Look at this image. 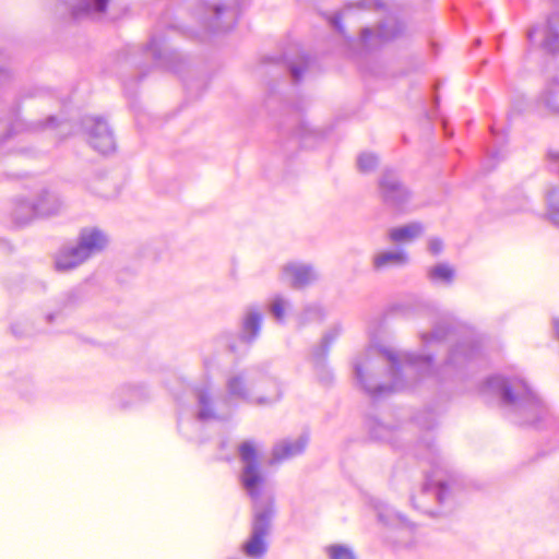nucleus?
I'll return each mask as SVG.
<instances>
[{"label": "nucleus", "mask_w": 559, "mask_h": 559, "mask_svg": "<svg viewBox=\"0 0 559 559\" xmlns=\"http://www.w3.org/2000/svg\"><path fill=\"white\" fill-rule=\"evenodd\" d=\"M421 230L423 228L418 224L399 227L390 231V238L395 243H405L418 237L421 234Z\"/></svg>", "instance_id": "423d86ee"}, {"label": "nucleus", "mask_w": 559, "mask_h": 559, "mask_svg": "<svg viewBox=\"0 0 559 559\" xmlns=\"http://www.w3.org/2000/svg\"><path fill=\"white\" fill-rule=\"evenodd\" d=\"M271 510H259L253 522L250 539L243 545V551L251 558H261L266 551V535L270 528Z\"/></svg>", "instance_id": "f03ea898"}, {"label": "nucleus", "mask_w": 559, "mask_h": 559, "mask_svg": "<svg viewBox=\"0 0 559 559\" xmlns=\"http://www.w3.org/2000/svg\"><path fill=\"white\" fill-rule=\"evenodd\" d=\"M260 323L261 318L259 316H251L248 318L246 322V329L251 331L252 333H255L260 328Z\"/></svg>", "instance_id": "ddd939ff"}, {"label": "nucleus", "mask_w": 559, "mask_h": 559, "mask_svg": "<svg viewBox=\"0 0 559 559\" xmlns=\"http://www.w3.org/2000/svg\"><path fill=\"white\" fill-rule=\"evenodd\" d=\"M285 271L290 277L292 286L295 288H302L311 283L316 277L311 269L305 265L290 264Z\"/></svg>", "instance_id": "39448f33"}, {"label": "nucleus", "mask_w": 559, "mask_h": 559, "mask_svg": "<svg viewBox=\"0 0 559 559\" xmlns=\"http://www.w3.org/2000/svg\"><path fill=\"white\" fill-rule=\"evenodd\" d=\"M95 2L98 7V10L104 11L106 9L108 0H95Z\"/></svg>", "instance_id": "f3484780"}, {"label": "nucleus", "mask_w": 559, "mask_h": 559, "mask_svg": "<svg viewBox=\"0 0 559 559\" xmlns=\"http://www.w3.org/2000/svg\"><path fill=\"white\" fill-rule=\"evenodd\" d=\"M441 247H442V245H441V242H440V241H433V242L431 243V250H432L433 252H436V253H437V252H439V251L441 250Z\"/></svg>", "instance_id": "a211bd4d"}, {"label": "nucleus", "mask_w": 559, "mask_h": 559, "mask_svg": "<svg viewBox=\"0 0 559 559\" xmlns=\"http://www.w3.org/2000/svg\"><path fill=\"white\" fill-rule=\"evenodd\" d=\"M111 143L112 140L109 135L104 136V139L96 138L94 141V145L102 151H106Z\"/></svg>", "instance_id": "4468645a"}, {"label": "nucleus", "mask_w": 559, "mask_h": 559, "mask_svg": "<svg viewBox=\"0 0 559 559\" xmlns=\"http://www.w3.org/2000/svg\"><path fill=\"white\" fill-rule=\"evenodd\" d=\"M240 459L245 464L241 481L253 500L260 496L263 476L259 467L258 450L252 442H243L239 447Z\"/></svg>", "instance_id": "f257e3e1"}, {"label": "nucleus", "mask_w": 559, "mask_h": 559, "mask_svg": "<svg viewBox=\"0 0 559 559\" xmlns=\"http://www.w3.org/2000/svg\"><path fill=\"white\" fill-rule=\"evenodd\" d=\"M326 552L331 559H356L353 550L344 545H331Z\"/></svg>", "instance_id": "1a4fd4ad"}, {"label": "nucleus", "mask_w": 559, "mask_h": 559, "mask_svg": "<svg viewBox=\"0 0 559 559\" xmlns=\"http://www.w3.org/2000/svg\"><path fill=\"white\" fill-rule=\"evenodd\" d=\"M407 261V257L403 252H385L374 258V267L383 269L388 265H400Z\"/></svg>", "instance_id": "6e6552de"}, {"label": "nucleus", "mask_w": 559, "mask_h": 559, "mask_svg": "<svg viewBox=\"0 0 559 559\" xmlns=\"http://www.w3.org/2000/svg\"><path fill=\"white\" fill-rule=\"evenodd\" d=\"M382 194L385 201L393 199V191L399 188L397 182L393 178H384L381 183Z\"/></svg>", "instance_id": "9b49d317"}, {"label": "nucleus", "mask_w": 559, "mask_h": 559, "mask_svg": "<svg viewBox=\"0 0 559 559\" xmlns=\"http://www.w3.org/2000/svg\"><path fill=\"white\" fill-rule=\"evenodd\" d=\"M107 245L106 236L96 228H84L80 234L79 248L90 258L103 250Z\"/></svg>", "instance_id": "20e7f679"}, {"label": "nucleus", "mask_w": 559, "mask_h": 559, "mask_svg": "<svg viewBox=\"0 0 559 559\" xmlns=\"http://www.w3.org/2000/svg\"><path fill=\"white\" fill-rule=\"evenodd\" d=\"M294 75H295L296 78H298V76L300 75V73H299L297 70H294Z\"/></svg>", "instance_id": "6ab92c4d"}, {"label": "nucleus", "mask_w": 559, "mask_h": 559, "mask_svg": "<svg viewBox=\"0 0 559 559\" xmlns=\"http://www.w3.org/2000/svg\"><path fill=\"white\" fill-rule=\"evenodd\" d=\"M430 276L435 280L450 282L453 277V270L448 265H439L430 271Z\"/></svg>", "instance_id": "9d476101"}, {"label": "nucleus", "mask_w": 559, "mask_h": 559, "mask_svg": "<svg viewBox=\"0 0 559 559\" xmlns=\"http://www.w3.org/2000/svg\"><path fill=\"white\" fill-rule=\"evenodd\" d=\"M503 395L508 402H514V400H515V397L513 396L512 391L509 386L504 388Z\"/></svg>", "instance_id": "dca6fc26"}, {"label": "nucleus", "mask_w": 559, "mask_h": 559, "mask_svg": "<svg viewBox=\"0 0 559 559\" xmlns=\"http://www.w3.org/2000/svg\"><path fill=\"white\" fill-rule=\"evenodd\" d=\"M87 259V254L79 246H75L61 249L55 258V264L58 271L67 272L78 267Z\"/></svg>", "instance_id": "7ed1b4c3"}, {"label": "nucleus", "mask_w": 559, "mask_h": 559, "mask_svg": "<svg viewBox=\"0 0 559 559\" xmlns=\"http://www.w3.org/2000/svg\"><path fill=\"white\" fill-rule=\"evenodd\" d=\"M377 165V158L373 155L365 154L359 158V167L362 171H369Z\"/></svg>", "instance_id": "f8f14e48"}, {"label": "nucleus", "mask_w": 559, "mask_h": 559, "mask_svg": "<svg viewBox=\"0 0 559 559\" xmlns=\"http://www.w3.org/2000/svg\"><path fill=\"white\" fill-rule=\"evenodd\" d=\"M305 444L300 441L298 442H285L278 444L273 450V460L275 462H281L283 460L295 456L304 450Z\"/></svg>", "instance_id": "0eeeda50"}, {"label": "nucleus", "mask_w": 559, "mask_h": 559, "mask_svg": "<svg viewBox=\"0 0 559 559\" xmlns=\"http://www.w3.org/2000/svg\"><path fill=\"white\" fill-rule=\"evenodd\" d=\"M273 312L278 319H283L285 314V305L283 300H276L273 305Z\"/></svg>", "instance_id": "2eb2a0df"}]
</instances>
